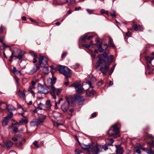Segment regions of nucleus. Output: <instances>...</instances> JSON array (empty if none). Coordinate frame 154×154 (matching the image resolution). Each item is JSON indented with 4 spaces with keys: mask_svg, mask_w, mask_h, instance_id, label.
<instances>
[{
    "mask_svg": "<svg viewBox=\"0 0 154 154\" xmlns=\"http://www.w3.org/2000/svg\"><path fill=\"white\" fill-rule=\"evenodd\" d=\"M13 145V143L12 141H7L4 142L3 147L5 149H8L12 146Z\"/></svg>",
    "mask_w": 154,
    "mask_h": 154,
    "instance_id": "ddd939ff",
    "label": "nucleus"
},
{
    "mask_svg": "<svg viewBox=\"0 0 154 154\" xmlns=\"http://www.w3.org/2000/svg\"><path fill=\"white\" fill-rule=\"evenodd\" d=\"M39 65L38 64H35L33 67L32 69L30 71V74H33L36 72L38 69H39Z\"/></svg>",
    "mask_w": 154,
    "mask_h": 154,
    "instance_id": "dca6fc26",
    "label": "nucleus"
},
{
    "mask_svg": "<svg viewBox=\"0 0 154 154\" xmlns=\"http://www.w3.org/2000/svg\"><path fill=\"white\" fill-rule=\"evenodd\" d=\"M74 87L76 90L79 88V87L81 85V82L80 81H76L74 83Z\"/></svg>",
    "mask_w": 154,
    "mask_h": 154,
    "instance_id": "a878e982",
    "label": "nucleus"
},
{
    "mask_svg": "<svg viewBox=\"0 0 154 154\" xmlns=\"http://www.w3.org/2000/svg\"><path fill=\"white\" fill-rule=\"evenodd\" d=\"M33 144L35 146H36V148H37L38 147V145H37V141H35L33 143Z\"/></svg>",
    "mask_w": 154,
    "mask_h": 154,
    "instance_id": "864d4df0",
    "label": "nucleus"
},
{
    "mask_svg": "<svg viewBox=\"0 0 154 154\" xmlns=\"http://www.w3.org/2000/svg\"><path fill=\"white\" fill-rule=\"evenodd\" d=\"M67 53L66 52H64L63 53L62 55V58H64L67 55Z\"/></svg>",
    "mask_w": 154,
    "mask_h": 154,
    "instance_id": "13d9d810",
    "label": "nucleus"
},
{
    "mask_svg": "<svg viewBox=\"0 0 154 154\" xmlns=\"http://www.w3.org/2000/svg\"><path fill=\"white\" fill-rule=\"evenodd\" d=\"M103 84V82L102 81L99 82L97 83V86H100L102 85Z\"/></svg>",
    "mask_w": 154,
    "mask_h": 154,
    "instance_id": "603ef678",
    "label": "nucleus"
},
{
    "mask_svg": "<svg viewBox=\"0 0 154 154\" xmlns=\"http://www.w3.org/2000/svg\"><path fill=\"white\" fill-rule=\"evenodd\" d=\"M66 67H67L63 66L58 65L55 67V71H58L60 73H62V72H63L64 70L65 69Z\"/></svg>",
    "mask_w": 154,
    "mask_h": 154,
    "instance_id": "2eb2a0df",
    "label": "nucleus"
},
{
    "mask_svg": "<svg viewBox=\"0 0 154 154\" xmlns=\"http://www.w3.org/2000/svg\"><path fill=\"white\" fill-rule=\"evenodd\" d=\"M50 94L52 96L53 98L54 99L56 98V97L55 94L56 93L57 95H59L62 91L61 89H56L53 86H50Z\"/></svg>",
    "mask_w": 154,
    "mask_h": 154,
    "instance_id": "0eeeda50",
    "label": "nucleus"
},
{
    "mask_svg": "<svg viewBox=\"0 0 154 154\" xmlns=\"http://www.w3.org/2000/svg\"><path fill=\"white\" fill-rule=\"evenodd\" d=\"M86 10L89 14H93V11H94L93 10H91L89 9H87Z\"/></svg>",
    "mask_w": 154,
    "mask_h": 154,
    "instance_id": "49530a36",
    "label": "nucleus"
},
{
    "mask_svg": "<svg viewBox=\"0 0 154 154\" xmlns=\"http://www.w3.org/2000/svg\"><path fill=\"white\" fill-rule=\"evenodd\" d=\"M116 154H123L124 150L123 148L120 145H116Z\"/></svg>",
    "mask_w": 154,
    "mask_h": 154,
    "instance_id": "f8f14e48",
    "label": "nucleus"
},
{
    "mask_svg": "<svg viewBox=\"0 0 154 154\" xmlns=\"http://www.w3.org/2000/svg\"><path fill=\"white\" fill-rule=\"evenodd\" d=\"M36 83V82L34 81H31V84L32 86H35Z\"/></svg>",
    "mask_w": 154,
    "mask_h": 154,
    "instance_id": "e2e57ef3",
    "label": "nucleus"
},
{
    "mask_svg": "<svg viewBox=\"0 0 154 154\" xmlns=\"http://www.w3.org/2000/svg\"><path fill=\"white\" fill-rule=\"evenodd\" d=\"M30 125L32 127L35 126H37L40 125L38 121L36 119H33L32 121L30 122Z\"/></svg>",
    "mask_w": 154,
    "mask_h": 154,
    "instance_id": "aec40b11",
    "label": "nucleus"
},
{
    "mask_svg": "<svg viewBox=\"0 0 154 154\" xmlns=\"http://www.w3.org/2000/svg\"><path fill=\"white\" fill-rule=\"evenodd\" d=\"M46 104L47 106L50 107L51 105V100H48L46 102Z\"/></svg>",
    "mask_w": 154,
    "mask_h": 154,
    "instance_id": "a19ab883",
    "label": "nucleus"
},
{
    "mask_svg": "<svg viewBox=\"0 0 154 154\" xmlns=\"http://www.w3.org/2000/svg\"><path fill=\"white\" fill-rule=\"evenodd\" d=\"M118 124H115L112 126L107 131V133L109 137L116 138L119 136V130L118 128Z\"/></svg>",
    "mask_w": 154,
    "mask_h": 154,
    "instance_id": "f03ea898",
    "label": "nucleus"
},
{
    "mask_svg": "<svg viewBox=\"0 0 154 154\" xmlns=\"http://www.w3.org/2000/svg\"><path fill=\"white\" fill-rule=\"evenodd\" d=\"M43 69V73L45 75L48 74L49 73V70L48 67L46 66L44 67Z\"/></svg>",
    "mask_w": 154,
    "mask_h": 154,
    "instance_id": "cd10ccee",
    "label": "nucleus"
},
{
    "mask_svg": "<svg viewBox=\"0 0 154 154\" xmlns=\"http://www.w3.org/2000/svg\"><path fill=\"white\" fill-rule=\"evenodd\" d=\"M148 144L150 148V149H152L154 146V141L152 140H150L148 142Z\"/></svg>",
    "mask_w": 154,
    "mask_h": 154,
    "instance_id": "bb28decb",
    "label": "nucleus"
},
{
    "mask_svg": "<svg viewBox=\"0 0 154 154\" xmlns=\"http://www.w3.org/2000/svg\"><path fill=\"white\" fill-rule=\"evenodd\" d=\"M142 149L146 151L148 154H154V151H153L152 149H148L147 148H143Z\"/></svg>",
    "mask_w": 154,
    "mask_h": 154,
    "instance_id": "4be33fe9",
    "label": "nucleus"
},
{
    "mask_svg": "<svg viewBox=\"0 0 154 154\" xmlns=\"http://www.w3.org/2000/svg\"><path fill=\"white\" fill-rule=\"evenodd\" d=\"M109 45L110 47H112L114 48H115L116 47L113 43L112 39L110 37L109 38Z\"/></svg>",
    "mask_w": 154,
    "mask_h": 154,
    "instance_id": "393cba45",
    "label": "nucleus"
},
{
    "mask_svg": "<svg viewBox=\"0 0 154 154\" xmlns=\"http://www.w3.org/2000/svg\"><path fill=\"white\" fill-rule=\"evenodd\" d=\"M101 148H102L103 149L105 150H107L108 149L107 146L106 144L104 145H103V146H102V147H101Z\"/></svg>",
    "mask_w": 154,
    "mask_h": 154,
    "instance_id": "de8ad7c7",
    "label": "nucleus"
},
{
    "mask_svg": "<svg viewBox=\"0 0 154 154\" xmlns=\"http://www.w3.org/2000/svg\"><path fill=\"white\" fill-rule=\"evenodd\" d=\"M45 107L44 105L41 103H40L38 105V108L40 110L43 109Z\"/></svg>",
    "mask_w": 154,
    "mask_h": 154,
    "instance_id": "473e14b6",
    "label": "nucleus"
},
{
    "mask_svg": "<svg viewBox=\"0 0 154 154\" xmlns=\"http://www.w3.org/2000/svg\"><path fill=\"white\" fill-rule=\"evenodd\" d=\"M29 91L32 94V95L33 96V97H35V95L34 91L32 89H29Z\"/></svg>",
    "mask_w": 154,
    "mask_h": 154,
    "instance_id": "6e6d98bb",
    "label": "nucleus"
},
{
    "mask_svg": "<svg viewBox=\"0 0 154 154\" xmlns=\"http://www.w3.org/2000/svg\"><path fill=\"white\" fill-rule=\"evenodd\" d=\"M5 28L3 27H0V34L2 33L3 32V30Z\"/></svg>",
    "mask_w": 154,
    "mask_h": 154,
    "instance_id": "680f3d73",
    "label": "nucleus"
},
{
    "mask_svg": "<svg viewBox=\"0 0 154 154\" xmlns=\"http://www.w3.org/2000/svg\"><path fill=\"white\" fill-rule=\"evenodd\" d=\"M57 104L58 103L57 102H55V109H58V107L57 105Z\"/></svg>",
    "mask_w": 154,
    "mask_h": 154,
    "instance_id": "338daca9",
    "label": "nucleus"
},
{
    "mask_svg": "<svg viewBox=\"0 0 154 154\" xmlns=\"http://www.w3.org/2000/svg\"><path fill=\"white\" fill-rule=\"evenodd\" d=\"M110 14L114 18H115L116 17V12L115 11L111 9L110 11Z\"/></svg>",
    "mask_w": 154,
    "mask_h": 154,
    "instance_id": "7c9ffc66",
    "label": "nucleus"
},
{
    "mask_svg": "<svg viewBox=\"0 0 154 154\" xmlns=\"http://www.w3.org/2000/svg\"><path fill=\"white\" fill-rule=\"evenodd\" d=\"M79 63H76L74 66V68L76 69L79 66Z\"/></svg>",
    "mask_w": 154,
    "mask_h": 154,
    "instance_id": "4d7b16f0",
    "label": "nucleus"
},
{
    "mask_svg": "<svg viewBox=\"0 0 154 154\" xmlns=\"http://www.w3.org/2000/svg\"><path fill=\"white\" fill-rule=\"evenodd\" d=\"M6 108L9 112L14 111L16 110V109L11 105H7Z\"/></svg>",
    "mask_w": 154,
    "mask_h": 154,
    "instance_id": "b1692460",
    "label": "nucleus"
},
{
    "mask_svg": "<svg viewBox=\"0 0 154 154\" xmlns=\"http://www.w3.org/2000/svg\"><path fill=\"white\" fill-rule=\"evenodd\" d=\"M5 38V37L4 36H3L2 37H0V42L3 44V40H4Z\"/></svg>",
    "mask_w": 154,
    "mask_h": 154,
    "instance_id": "3c124183",
    "label": "nucleus"
},
{
    "mask_svg": "<svg viewBox=\"0 0 154 154\" xmlns=\"http://www.w3.org/2000/svg\"><path fill=\"white\" fill-rule=\"evenodd\" d=\"M12 140H13L14 141H16L18 139L17 137H14L12 138Z\"/></svg>",
    "mask_w": 154,
    "mask_h": 154,
    "instance_id": "774afa93",
    "label": "nucleus"
},
{
    "mask_svg": "<svg viewBox=\"0 0 154 154\" xmlns=\"http://www.w3.org/2000/svg\"><path fill=\"white\" fill-rule=\"evenodd\" d=\"M94 87V86L92 85L90 82H84L82 83V88H78L76 90V92L79 94H81L83 91H87L89 88H92Z\"/></svg>",
    "mask_w": 154,
    "mask_h": 154,
    "instance_id": "20e7f679",
    "label": "nucleus"
},
{
    "mask_svg": "<svg viewBox=\"0 0 154 154\" xmlns=\"http://www.w3.org/2000/svg\"><path fill=\"white\" fill-rule=\"evenodd\" d=\"M56 80V78L55 77H54L52 79H51L49 80L50 81V85H51V86H52L55 83Z\"/></svg>",
    "mask_w": 154,
    "mask_h": 154,
    "instance_id": "f704fd0d",
    "label": "nucleus"
},
{
    "mask_svg": "<svg viewBox=\"0 0 154 154\" xmlns=\"http://www.w3.org/2000/svg\"><path fill=\"white\" fill-rule=\"evenodd\" d=\"M38 93L40 94H46L48 92V88L46 85H43L38 84Z\"/></svg>",
    "mask_w": 154,
    "mask_h": 154,
    "instance_id": "6e6552de",
    "label": "nucleus"
},
{
    "mask_svg": "<svg viewBox=\"0 0 154 154\" xmlns=\"http://www.w3.org/2000/svg\"><path fill=\"white\" fill-rule=\"evenodd\" d=\"M115 65H114L111 68V69L109 72V75H111L112 74V73L113 72V71L114 69L115 68Z\"/></svg>",
    "mask_w": 154,
    "mask_h": 154,
    "instance_id": "ea45409f",
    "label": "nucleus"
},
{
    "mask_svg": "<svg viewBox=\"0 0 154 154\" xmlns=\"http://www.w3.org/2000/svg\"><path fill=\"white\" fill-rule=\"evenodd\" d=\"M98 50L100 52H102L103 51V49L102 48V46L101 45H98Z\"/></svg>",
    "mask_w": 154,
    "mask_h": 154,
    "instance_id": "58836bf2",
    "label": "nucleus"
},
{
    "mask_svg": "<svg viewBox=\"0 0 154 154\" xmlns=\"http://www.w3.org/2000/svg\"><path fill=\"white\" fill-rule=\"evenodd\" d=\"M136 152L138 154H140L141 153L140 150L139 149H137L136 150Z\"/></svg>",
    "mask_w": 154,
    "mask_h": 154,
    "instance_id": "052dcab7",
    "label": "nucleus"
},
{
    "mask_svg": "<svg viewBox=\"0 0 154 154\" xmlns=\"http://www.w3.org/2000/svg\"><path fill=\"white\" fill-rule=\"evenodd\" d=\"M73 99L74 98H73ZM74 99L75 100L77 101L79 105H82L85 101V99L83 97L77 95L75 96Z\"/></svg>",
    "mask_w": 154,
    "mask_h": 154,
    "instance_id": "9b49d317",
    "label": "nucleus"
},
{
    "mask_svg": "<svg viewBox=\"0 0 154 154\" xmlns=\"http://www.w3.org/2000/svg\"><path fill=\"white\" fill-rule=\"evenodd\" d=\"M65 98L66 101H64L61 106V109L64 112H66L69 109L70 103L73 99V98L71 96H66Z\"/></svg>",
    "mask_w": 154,
    "mask_h": 154,
    "instance_id": "7ed1b4c3",
    "label": "nucleus"
},
{
    "mask_svg": "<svg viewBox=\"0 0 154 154\" xmlns=\"http://www.w3.org/2000/svg\"><path fill=\"white\" fill-rule=\"evenodd\" d=\"M12 71L13 72L14 74H18V73H20V74H21L20 71L17 70V69L16 67H13Z\"/></svg>",
    "mask_w": 154,
    "mask_h": 154,
    "instance_id": "c756f323",
    "label": "nucleus"
},
{
    "mask_svg": "<svg viewBox=\"0 0 154 154\" xmlns=\"http://www.w3.org/2000/svg\"><path fill=\"white\" fill-rule=\"evenodd\" d=\"M81 146L82 149L87 150L88 152H90V145H87L84 144H82L81 145Z\"/></svg>",
    "mask_w": 154,
    "mask_h": 154,
    "instance_id": "5701e85b",
    "label": "nucleus"
},
{
    "mask_svg": "<svg viewBox=\"0 0 154 154\" xmlns=\"http://www.w3.org/2000/svg\"><path fill=\"white\" fill-rule=\"evenodd\" d=\"M69 2L72 5H74L76 3L75 0H70Z\"/></svg>",
    "mask_w": 154,
    "mask_h": 154,
    "instance_id": "8fccbe9b",
    "label": "nucleus"
},
{
    "mask_svg": "<svg viewBox=\"0 0 154 154\" xmlns=\"http://www.w3.org/2000/svg\"><path fill=\"white\" fill-rule=\"evenodd\" d=\"M134 29L136 31H140L142 29V27L140 25H137V24H134L133 26Z\"/></svg>",
    "mask_w": 154,
    "mask_h": 154,
    "instance_id": "6ab92c4d",
    "label": "nucleus"
},
{
    "mask_svg": "<svg viewBox=\"0 0 154 154\" xmlns=\"http://www.w3.org/2000/svg\"><path fill=\"white\" fill-rule=\"evenodd\" d=\"M100 13L101 14H105V11L104 9H102L100 11Z\"/></svg>",
    "mask_w": 154,
    "mask_h": 154,
    "instance_id": "0e129e2a",
    "label": "nucleus"
},
{
    "mask_svg": "<svg viewBox=\"0 0 154 154\" xmlns=\"http://www.w3.org/2000/svg\"><path fill=\"white\" fill-rule=\"evenodd\" d=\"M25 52L23 50L20 51H13V54H14V57L22 61L23 59L24 56Z\"/></svg>",
    "mask_w": 154,
    "mask_h": 154,
    "instance_id": "39448f33",
    "label": "nucleus"
},
{
    "mask_svg": "<svg viewBox=\"0 0 154 154\" xmlns=\"http://www.w3.org/2000/svg\"><path fill=\"white\" fill-rule=\"evenodd\" d=\"M96 93V91H94L92 89L91 90H89L87 91L86 95L87 96L90 97L94 95Z\"/></svg>",
    "mask_w": 154,
    "mask_h": 154,
    "instance_id": "a211bd4d",
    "label": "nucleus"
},
{
    "mask_svg": "<svg viewBox=\"0 0 154 154\" xmlns=\"http://www.w3.org/2000/svg\"><path fill=\"white\" fill-rule=\"evenodd\" d=\"M82 46L86 48H88L90 47V45L87 44H84L82 45Z\"/></svg>",
    "mask_w": 154,
    "mask_h": 154,
    "instance_id": "09e8293b",
    "label": "nucleus"
},
{
    "mask_svg": "<svg viewBox=\"0 0 154 154\" xmlns=\"http://www.w3.org/2000/svg\"><path fill=\"white\" fill-rule=\"evenodd\" d=\"M38 119L37 120L40 125L46 119V116L44 115H41L38 116Z\"/></svg>",
    "mask_w": 154,
    "mask_h": 154,
    "instance_id": "f3484780",
    "label": "nucleus"
},
{
    "mask_svg": "<svg viewBox=\"0 0 154 154\" xmlns=\"http://www.w3.org/2000/svg\"><path fill=\"white\" fill-rule=\"evenodd\" d=\"M28 122V120L26 118L25 119H23V118L21 119L20 120V123L21 124H27Z\"/></svg>",
    "mask_w": 154,
    "mask_h": 154,
    "instance_id": "2f4dec72",
    "label": "nucleus"
},
{
    "mask_svg": "<svg viewBox=\"0 0 154 154\" xmlns=\"http://www.w3.org/2000/svg\"><path fill=\"white\" fill-rule=\"evenodd\" d=\"M61 74L65 76L66 79H67L69 77H70L69 75L72 74V71L69 68L67 67Z\"/></svg>",
    "mask_w": 154,
    "mask_h": 154,
    "instance_id": "9d476101",
    "label": "nucleus"
},
{
    "mask_svg": "<svg viewBox=\"0 0 154 154\" xmlns=\"http://www.w3.org/2000/svg\"><path fill=\"white\" fill-rule=\"evenodd\" d=\"M144 139L146 140V139L148 137H151V136L147 133H145L143 135Z\"/></svg>",
    "mask_w": 154,
    "mask_h": 154,
    "instance_id": "4c0bfd02",
    "label": "nucleus"
},
{
    "mask_svg": "<svg viewBox=\"0 0 154 154\" xmlns=\"http://www.w3.org/2000/svg\"><path fill=\"white\" fill-rule=\"evenodd\" d=\"M146 69L149 71V73L150 74L152 72V70H151L150 69V67L149 65L147 64L146 66Z\"/></svg>",
    "mask_w": 154,
    "mask_h": 154,
    "instance_id": "37998d69",
    "label": "nucleus"
},
{
    "mask_svg": "<svg viewBox=\"0 0 154 154\" xmlns=\"http://www.w3.org/2000/svg\"><path fill=\"white\" fill-rule=\"evenodd\" d=\"M97 115V113L95 112L93 113L91 115V117H95Z\"/></svg>",
    "mask_w": 154,
    "mask_h": 154,
    "instance_id": "69168bd1",
    "label": "nucleus"
},
{
    "mask_svg": "<svg viewBox=\"0 0 154 154\" xmlns=\"http://www.w3.org/2000/svg\"><path fill=\"white\" fill-rule=\"evenodd\" d=\"M30 54L32 56L35 57V58H37V55L35 54L33 51L30 52Z\"/></svg>",
    "mask_w": 154,
    "mask_h": 154,
    "instance_id": "c03bdc74",
    "label": "nucleus"
},
{
    "mask_svg": "<svg viewBox=\"0 0 154 154\" xmlns=\"http://www.w3.org/2000/svg\"><path fill=\"white\" fill-rule=\"evenodd\" d=\"M114 142V140L111 138L109 140L108 142V145L109 146H112V144Z\"/></svg>",
    "mask_w": 154,
    "mask_h": 154,
    "instance_id": "e433bc0d",
    "label": "nucleus"
},
{
    "mask_svg": "<svg viewBox=\"0 0 154 154\" xmlns=\"http://www.w3.org/2000/svg\"><path fill=\"white\" fill-rule=\"evenodd\" d=\"M103 56V57L104 58H107L108 56V54L106 52H104L103 53V55H99L98 56V57L99 58V59H101V58L102 57V56Z\"/></svg>",
    "mask_w": 154,
    "mask_h": 154,
    "instance_id": "72a5a7b5",
    "label": "nucleus"
},
{
    "mask_svg": "<svg viewBox=\"0 0 154 154\" xmlns=\"http://www.w3.org/2000/svg\"><path fill=\"white\" fill-rule=\"evenodd\" d=\"M48 59L45 57L40 56L39 59V63L40 66L44 67L48 62Z\"/></svg>",
    "mask_w": 154,
    "mask_h": 154,
    "instance_id": "1a4fd4ad",
    "label": "nucleus"
},
{
    "mask_svg": "<svg viewBox=\"0 0 154 154\" xmlns=\"http://www.w3.org/2000/svg\"><path fill=\"white\" fill-rule=\"evenodd\" d=\"M87 35L86 34L82 36L81 37V40L84 42H85V41L87 39Z\"/></svg>",
    "mask_w": 154,
    "mask_h": 154,
    "instance_id": "c9c22d12",
    "label": "nucleus"
},
{
    "mask_svg": "<svg viewBox=\"0 0 154 154\" xmlns=\"http://www.w3.org/2000/svg\"><path fill=\"white\" fill-rule=\"evenodd\" d=\"M13 116V113L12 112H10V114L8 115V116L6 117L5 118H7V119H9L11 118Z\"/></svg>",
    "mask_w": 154,
    "mask_h": 154,
    "instance_id": "79ce46f5",
    "label": "nucleus"
},
{
    "mask_svg": "<svg viewBox=\"0 0 154 154\" xmlns=\"http://www.w3.org/2000/svg\"><path fill=\"white\" fill-rule=\"evenodd\" d=\"M108 62L103 59H99L97 63L98 65L96 67V69H99L103 73L104 75L106 74L107 72L108 71L110 66V63L112 62L113 60V57L112 55H110L107 57Z\"/></svg>",
    "mask_w": 154,
    "mask_h": 154,
    "instance_id": "f257e3e1",
    "label": "nucleus"
},
{
    "mask_svg": "<svg viewBox=\"0 0 154 154\" xmlns=\"http://www.w3.org/2000/svg\"><path fill=\"white\" fill-rule=\"evenodd\" d=\"M145 59L148 63H151L152 61L154 59L153 57H149V56H146Z\"/></svg>",
    "mask_w": 154,
    "mask_h": 154,
    "instance_id": "c85d7f7f",
    "label": "nucleus"
},
{
    "mask_svg": "<svg viewBox=\"0 0 154 154\" xmlns=\"http://www.w3.org/2000/svg\"><path fill=\"white\" fill-rule=\"evenodd\" d=\"M131 35V33L130 31H128L126 34V35L127 36H130Z\"/></svg>",
    "mask_w": 154,
    "mask_h": 154,
    "instance_id": "bf43d9fd",
    "label": "nucleus"
},
{
    "mask_svg": "<svg viewBox=\"0 0 154 154\" xmlns=\"http://www.w3.org/2000/svg\"><path fill=\"white\" fill-rule=\"evenodd\" d=\"M9 121V119H7V118H4L2 122V126L4 127L7 125Z\"/></svg>",
    "mask_w": 154,
    "mask_h": 154,
    "instance_id": "412c9836",
    "label": "nucleus"
},
{
    "mask_svg": "<svg viewBox=\"0 0 154 154\" xmlns=\"http://www.w3.org/2000/svg\"><path fill=\"white\" fill-rule=\"evenodd\" d=\"M26 91L24 90L23 92L19 89L18 92V94L22 100H25V94Z\"/></svg>",
    "mask_w": 154,
    "mask_h": 154,
    "instance_id": "4468645a",
    "label": "nucleus"
},
{
    "mask_svg": "<svg viewBox=\"0 0 154 154\" xmlns=\"http://www.w3.org/2000/svg\"><path fill=\"white\" fill-rule=\"evenodd\" d=\"M101 148V146L100 145L92 144L90 145V151H91L93 154H98L99 152H100V149Z\"/></svg>",
    "mask_w": 154,
    "mask_h": 154,
    "instance_id": "423d86ee",
    "label": "nucleus"
},
{
    "mask_svg": "<svg viewBox=\"0 0 154 154\" xmlns=\"http://www.w3.org/2000/svg\"><path fill=\"white\" fill-rule=\"evenodd\" d=\"M82 152L79 149H76L75 150V154H80Z\"/></svg>",
    "mask_w": 154,
    "mask_h": 154,
    "instance_id": "a18cd8bd",
    "label": "nucleus"
},
{
    "mask_svg": "<svg viewBox=\"0 0 154 154\" xmlns=\"http://www.w3.org/2000/svg\"><path fill=\"white\" fill-rule=\"evenodd\" d=\"M2 46L4 48H8L10 47L9 45H6L4 43L2 44Z\"/></svg>",
    "mask_w": 154,
    "mask_h": 154,
    "instance_id": "5fc2aeb1",
    "label": "nucleus"
}]
</instances>
